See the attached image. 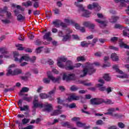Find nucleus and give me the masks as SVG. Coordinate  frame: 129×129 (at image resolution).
Returning <instances> with one entry per match:
<instances>
[{"instance_id":"53","label":"nucleus","mask_w":129,"mask_h":129,"mask_svg":"<svg viewBox=\"0 0 129 129\" xmlns=\"http://www.w3.org/2000/svg\"><path fill=\"white\" fill-rule=\"evenodd\" d=\"M70 90L71 91H76L77 90H78V88L76 87L75 86H72L71 87Z\"/></svg>"},{"instance_id":"12","label":"nucleus","mask_w":129,"mask_h":129,"mask_svg":"<svg viewBox=\"0 0 129 129\" xmlns=\"http://www.w3.org/2000/svg\"><path fill=\"white\" fill-rule=\"evenodd\" d=\"M15 67L16 64H12L9 66L7 70V73L6 74L7 76H10V75L14 76V71L12 70V68H15Z\"/></svg>"},{"instance_id":"51","label":"nucleus","mask_w":129,"mask_h":129,"mask_svg":"<svg viewBox=\"0 0 129 129\" xmlns=\"http://www.w3.org/2000/svg\"><path fill=\"white\" fill-rule=\"evenodd\" d=\"M72 120L73 121H76L78 122V121H80V118L78 117H74L73 118H72Z\"/></svg>"},{"instance_id":"62","label":"nucleus","mask_w":129,"mask_h":129,"mask_svg":"<svg viewBox=\"0 0 129 129\" xmlns=\"http://www.w3.org/2000/svg\"><path fill=\"white\" fill-rule=\"evenodd\" d=\"M59 90L60 91H61V92H63L65 91L66 89H65V87H64V86H60L59 87Z\"/></svg>"},{"instance_id":"40","label":"nucleus","mask_w":129,"mask_h":129,"mask_svg":"<svg viewBox=\"0 0 129 129\" xmlns=\"http://www.w3.org/2000/svg\"><path fill=\"white\" fill-rule=\"evenodd\" d=\"M77 60L78 62H80V61H85V57L84 56H78L77 58Z\"/></svg>"},{"instance_id":"1","label":"nucleus","mask_w":129,"mask_h":129,"mask_svg":"<svg viewBox=\"0 0 129 129\" xmlns=\"http://www.w3.org/2000/svg\"><path fill=\"white\" fill-rule=\"evenodd\" d=\"M33 108H37V107H40V108H42L43 107L45 108V110H46V111H51L52 109H53V108L52 107V104H45L43 105L42 103H39V100H38V97H35L33 101Z\"/></svg>"},{"instance_id":"60","label":"nucleus","mask_w":129,"mask_h":129,"mask_svg":"<svg viewBox=\"0 0 129 129\" xmlns=\"http://www.w3.org/2000/svg\"><path fill=\"white\" fill-rule=\"evenodd\" d=\"M33 128H34V126L32 125H30L24 128H23L22 127V128H20V129H33Z\"/></svg>"},{"instance_id":"43","label":"nucleus","mask_w":129,"mask_h":129,"mask_svg":"<svg viewBox=\"0 0 129 129\" xmlns=\"http://www.w3.org/2000/svg\"><path fill=\"white\" fill-rule=\"evenodd\" d=\"M15 90V87L10 88L8 89H5L4 92L6 93V92H9V91H14Z\"/></svg>"},{"instance_id":"13","label":"nucleus","mask_w":129,"mask_h":129,"mask_svg":"<svg viewBox=\"0 0 129 129\" xmlns=\"http://www.w3.org/2000/svg\"><path fill=\"white\" fill-rule=\"evenodd\" d=\"M23 103V100H20L18 102V105L19 106V108H20L21 111H24L25 110H28L29 109V106L24 105L23 107H22V105Z\"/></svg>"},{"instance_id":"36","label":"nucleus","mask_w":129,"mask_h":129,"mask_svg":"<svg viewBox=\"0 0 129 129\" xmlns=\"http://www.w3.org/2000/svg\"><path fill=\"white\" fill-rule=\"evenodd\" d=\"M76 124L79 127H83V126H85L86 125L85 123H83L80 121L77 122Z\"/></svg>"},{"instance_id":"20","label":"nucleus","mask_w":129,"mask_h":129,"mask_svg":"<svg viewBox=\"0 0 129 129\" xmlns=\"http://www.w3.org/2000/svg\"><path fill=\"white\" fill-rule=\"evenodd\" d=\"M60 124H61V126H63L64 127H66V126L68 128H70L72 127L71 124H70V122H69L68 121H65V122L62 121V122H61Z\"/></svg>"},{"instance_id":"41","label":"nucleus","mask_w":129,"mask_h":129,"mask_svg":"<svg viewBox=\"0 0 129 129\" xmlns=\"http://www.w3.org/2000/svg\"><path fill=\"white\" fill-rule=\"evenodd\" d=\"M8 12V7H5L3 9L1 8L0 9V13H7Z\"/></svg>"},{"instance_id":"7","label":"nucleus","mask_w":129,"mask_h":129,"mask_svg":"<svg viewBox=\"0 0 129 129\" xmlns=\"http://www.w3.org/2000/svg\"><path fill=\"white\" fill-rule=\"evenodd\" d=\"M30 122V119L24 118L22 120V123L19 122V120L15 121L16 124H18L19 128H23V126L29 123Z\"/></svg>"},{"instance_id":"27","label":"nucleus","mask_w":129,"mask_h":129,"mask_svg":"<svg viewBox=\"0 0 129 129\" xmlns=\"http://www.w3.org/2000/svg\"><path fill=\"white\" fill-rule=\"evenodd\" d=\"M22 6H24V7H32L33 6V2L31 1H28L26 3H23Z\"/></svg>"},{"instance_id":"29","label":"nucleus","mask_w":129,"mask_h":129,"mask_svg":"<svg viewBox=\"0 0 129 129\" xmlns=\"http://www.w3.org/2000/svg\"><path fill=\"white\" fill-rule=\"evenodd\" d=\"M111 59H112V60L113 61H118V56L117 55H116V53H112L111 55Z\"/></svg>"},{"instance_id":"63","label":"nucleus","mask_w":129,"mask_h":129,"mask_svg":"<svg viewBox=\"0 0 129 129\" xmlns=\"http://www.w3.org/2000/svg\"><path fill=\"white\" fill-rule=\"evenodd\" d=\"M64 22L65 23H67V24H71V23H72V20L69 19H64Z\"/></svg>"},{"instance_id":"2","label":"nucleus","mask_w":129,"mask_h":129,"mask_svg":"<svg viewBox=\"0 0 129 129\" xmlns=\"http://www.w3.org/2000/svg\"><path fill=\"white\" fill-rule=\"evenodd\" d=\"M96 71V70L93 68V66L92 65L86 66L83 70L84 75H81V77H85V76L87 75V73L89 75H92L93 73H95Z\"/></svg>"},{"instance_id":"35","label":"nucleus","mask_w":129,"mask_h":129,"mask_svg":"<svg viewBox=\"0 0 129 129\" xmlns=\"http://www.w3.org/2000/svg\"><path fill=\"white\" fill-rule=\"evenodd\" d=\"M39 97L41 99H46V98L49 97V96L45 93H40L39 94Z\"/></svg>"},{"instance_id":"26","label":"nucleus","mask_w":129,"mask_h":129,"mask_svg":"<svg viewBox=\"0 0 129 129\" xmlns=\"http://www.w3.org/2000/svg\"><path fill=\"white\" fill-rule=\"evenodd\" d=\"M0 52H1L2 54L9 55V51H8V49L5 47L0 48Z\"/></svg>"},{"instance_id":"47","label":"nucleus","mask_w":129,"mask_h":129,"mask_svg":"<svg viewBox=\"0 0 129 129\" xmlns=\"http://www.w3.org/2000/svg\"><path fill=\"white\" fill-rule=\"evenodd\" d=\"M68 107H69V108H76V104L75 103H71L68 105Z\"/></svg>"},{"instance_id":"58","label":"nucleus","mask_w":129,"mask_h":129,"mask_svg":"<svg viewBox=\"0 0 129 129\" xmlns=\"http://www.w3.org/2000/svg\"><path fill=\"white\" fill-rule=\"evenodd\" d=\"M36 59H37V58L35 56H33L31 58H30L29 61H30L31 63H34L35 61H36Z\"/></svg>"},{"instance_id":"49","label":"nucleus","mask_w":129,"mask_h":129,"mask_svg":"<svg viewBox=\"0 0 129 129\" xmlns=\"http://www.w3.org/2000/svg\"><path fill=\"white\" fill-rule=\"evenodd\" d=\"M43 46L37 48L35 51L36 53L37 54L40 53L41 52H42V49H43Z\"/></svg>"},{"instance_id":"31","label":"nucleus","mask_w":129,"mask_h":129,"mask_svg":"<svg viewBox=\"0 0 129 129\" xmlns=\"http://www.w3.org/2000/svg\"><path fill=\"white\" fill-rule=\"evenodd\" d=\"M25 16H23V15L20 14L17 16V21L18 22H23V21H25Z\"/></svg>"},{"instance_id":"15","label":"nucleus","mask_w":129,"mask_h":129,"mask_svg":"<svg viewBox=\"0 0 129 129\" xmlns=\"http://www.w3.org/2000/svg\"><path fill=\"white\" fill-rule=\"evenodd\" d=\"M79 99H80V97L79 96H76L75 94H71L68 98V100H69V102H71L72 100H79Z\"/></svg>"},{"instance_id":"50","label":"nucleus","mask_w":129,"mask_h":129,"mask_svg":"<svg viewBox=\"0 0 129 129\" xmlns=\"http://www.w3.org/2000/svg\"><path fill=\"white\" fill-rule=\"evenodd\" d=\"M29 89L28 87H23L21 90V92L26 93L29 91Z\"/></svg>"},{"instance_id":"23","label":"nucleus","mask_w":129,"mask_h":129,"mask_svg":"<svg viewBox=\"0 0 129 129\" xmlns=\"http://www.w3.org/2000/svg\"><path fill=\"white\" fill-rule=\"evenodd\" d=\"M22 73H23V71H22V70L20 69H16L14 70L13 76L19 75V74H22Z\"/></svg>"},{"instance_id":"46","label":"nucleus","mask_w":129,"mask_h":129,"mask_svg":"<svg viewBox=\"0 0 129 129\" xmlns=\"http://www.w3.org/2000/svg\"><path fill=\"white\" fill-rule=\"evenodd\" d=\"M94 56H95V57H101V56H102V53L100 51L96 52L94 53Z\"/></svg>"},{"instance_id":"10","label":"nucleus","mask_w":129,"mask_h":129,"mask_svg":"<svg viewBox=\"0 0 129 129\" xmlns=\"http://www.w3.org/2000/svg\"><path fill=\"white\" fill-rule=\"evenodd\" d=\"M75 74H69L68 76L64 74L62 79L63 80H66L67 81H70V80H75Z\"/></svg>"},{"instance_id":"37","label":"nucleus","mask_w":129,"mask_h":129,"mask_svg":"<svg viewBox=\"0 0 129 129\" xmlns=\"http://www.w3.org/2000/svg\"><path fill=\"white\" fill-rule=\"evenodd\" d=\"M34 3H33V8L35 9H38L39 7H40V3L38 1H33Z\"/></svg>"},{"instance_id":"64","label":"nucleus","mask_w":129,"mask_h":129,"mask_svg":"<svg viewBox=\"0 0 129 129\" xmlns=\"http://www.w3.org/2000/svg\"><path fill=\"white\" fill-rule=\"evenodd\" d=\"M36 45H39L42 44V41L38 39L35 41Z\"/></svg>"},{"instance_id":"9","label":"nucleus","mask_w":129,"mask_h":129,"mask_svg":"<svg viewBox=\"0 0 129 129\" xmlns=\"http://www.w3.org/2000/svg\"><path fill=\"white\" fill-rule=\"evenodd\" d=\"M73 32L72 30L68 29L66 32V35L63 36L62 41L63 42H67L71 39V35L72 33Z\"/></svg>"},{"instance_id":"56","label":"nucleus","mask_w":129,"mask_h":129,"mask_svg":"<svg viewBox=\"0 0 129 129\" xmlns=\"http://www.w3.org/2000/svg\"><path fill=\"white\" fill-rule=\"evenodd\" d=\"M105 90L108 94L110 93V92H112V90L111 89V87H109L107 88H106Z\"/></svg>"},{"instance_id":"30","label":"nucleus","mask_w":129,"mask_h":129,"mask_svg":"<svg viewBox=\"0 0 129 129\" xmlns=\"http://www.w3.org/2000/svg\"><path fill=\"white\" fill-rule=\"evenodd\" d=\"M113 69H114V70H115L116 72H117L118 73H119V74H122V71L119 70V69H118V66L115 64L114 66H113Z\"/></svg>"},{"instance_id":"54","label":"nucleus","mask_w":129,"mask_h":129,"mask_svg":"<svg viewBox=\"0 0 129 129\" xmlns=\"http://www.w3.org/2000/svg\"><path fill=\"white\" fill-rule=\"evenodd\" d=\"M2 22L4 24H10L11 23V21L9 19L2 20Z\"/></svg>"},{"instance_id":"3","label":"nucleus","mask_w":129,"mask_h":129,"mask_svg":"<svg viewBox=\"0 0 129 129\" xmlns=\"http://www.w3.org/2000/svg\"><path fill=\"white\" fill-rule=\"evenodd\" d=\"M47 77L48 78H44L43 80L44 83H45V84H49V83L51 82V81L54 82V83H55V82H59V80L61 79L60 77L55 78L50 74V72L47 73Z\"/></svg>"},{"instance_id":"42","label":"nucleus","mask_w":129,"mask_h":129,"mask_svg":"<svg viewBox=\"0 0 129 129\" xmlns=\"http://www.w3.org/2000/svg\"><path fill=\"white\" fill-rule=\"evenodd\" d=\"M23 100H25V101H27V102H30V101L32 100V97H24L23 98Z\"/></svg>"},{"instance_id":"4","label":"nucleus","mask_w":129,"mask_h":129,"mask_svg":"<svg viewBox=\"0 0 129 129\" xmlns=\"http://www.w3.org/2000/svg\"><path fill=\"white\" fill-rule=\"evenodd\" d=\"M14 57L15 58V61H19V63H22L24 60L27 61H30V57L28 55H23L19 59L20 54L17 51L14 52Z\"/></svg>"},{"instance_id":"11","label":"nucleus","mask_w":129,"mask_h":129,"mask_svg":"<svg viewBox=\"0 0 129 129\" xmlns=\"http://www.w3.org/2000/svg\"><path fill=\"white\" fill-rule=\"evenodd\" d=\"M95 8H97L98 11H100L101 7H100L99 4L97 3H93L92 4V5L91 4H90L88 6V9H89V10H93V9Z\"/></svg>"},{"instance_id":"25","label":"nucleus","mask_w":129,"mask_h":129,"mask_svg":"<svg viewBox=\"0 0 129 129\" xmlns=\"http://www.w3.org/2000/svg\"><path fill=\"white\" fill-rule=\"evenodd\" d=\"M61 113H62V110L56 109L53 111V112L51 114V115L56 116L59 114H61Z\"/></svg>"},{"instance_id":"55","label":"nucleus","mask_w":129,"mask_h":129,"mask_svg":"<svg viewBox=\"0 0 129 129\" xmlns=\"http://www.w3.org/2000/svg\"><path fill=\"white\" fill-rule=\"evenodd\" d=\"M118 40V37H113L111 38V41L113 42V43L116 42Z\"/></svg>"},{"instance_id":"32","label":"nucleus","mask_w":129,"mask_h":129,"mask_svg":"<svg viewBox=\"0 0 129 129\" xmlns=\"http://www.w3.org/2000/svg\"><path fill=\"white\" fill-rule=\"evenodd\" d=\"M103 78L106 81H110V79H111L108 74H105Z\"/></svg>"},{"instance_id":"21","label":"nucleus","mask_w":129,"mask_h":129,"mask_svg":"<svg viewBox=\"0 0 129 129\" xmlns=\"http://www.w3.org/2000/svg\"><path fill=\"white\" fill-rule=\"evenodd\" d=\"M119 42L120 47L121 48L124 47L125 49H129V45L123 43V42H122V39H119Z\"/></svg>"},{"instance_id":"57","label":"nucleus","mask_w":129,"mask_h":129,"mask_svg":"<svg viewBox=\"0 0 129 129\" xmlns=\"http://www.w3.org/2000/svg\"><path fill=\"white\" fill-rule=\"evenodd\" d=\"M95 27V25H94V24H92V23H91V22H90L88 28H89V29H92V30H93V29H94Z\"/></svg>"},{"instance_id":"39","label":"nucleus","mask_w":129,"mask_h":129,"mask_svg":"<svg viewBox=\"0 0 129 129\" xmlns=\"http://www.w3.org/2000/svg\"><path fill=\"white\" fill-rule=\"evenodd\" d=\"M53 25H54L56 28H59L60 27V23H59V21H55L52 22Z\"/></svg>"},{"instance_id":"14","label":"nucleus","mask_w":129,"mask_h":129,"mask_svg":"<svg viewBox=\"0 0 129 129\" xmlns=\"http://www.w3.org/2000/svg\"><path fill=\"white\" fill-rule=\"evenodd\" d=\"M67 58L64 57H60L57 60V66L60 67V68H64L65 66L62 64V62H66Z\"/></svg>"},{"instance_id":"44","label":"nucleus","mask_w":129,"mask_h":129,"mask_svg":"<svg viewBox=\"0 0 129 129\" xmlns=\"http://www.w3.org/2000/svg\"><path fill=\"white\" fill-rule=\"evenodd\" d=\"M90 23L91 22L89 21H85V22H83V26H84V27H89V25H90Z\"/></svg>"},{"instance_id":"45","label":"nucleus","mask_w":129,"mask_h":129,"mask_svg":"<svg viewBox=\"0 0 129 129\" xmlns=\"http://www.w3.org/2000/svg\"><path fill=\"white\" fill-rule=\"evenodd\" d=\"M56 87H54L51 91L48 92V94H49V95L55 94V92H56Z\"/></svg>"},{"instance_id":"6","label":"nucleus","mask_w":129,"mask_h":129,"mask_svg":"<svg viewBox=\"0 0 129 129\" xmlns=\"http://www.w3.org/2000/svg\"><path fill=\"white\" fill-rule=\"evenodd\" d=\"M98 41V39L97 38H94L92 40V42L91 40H89L88 42L86 41H82L81 42V46L82 47H88L89 45H90V47H94L95 46V44Z\"/></svg>"},{"instance_id":"61","label":"nucleus","mask_w":129,"mask_h":129,"mask_svg":"<svg viewBox=\"0 0 129 129\" xmlns=\"http://www.w3.org/2000/svg\"><path fill=\"white\" fill-rule=\"evenodd\" d=\"M108 111H109V112H111V114H112V112H114V111H115V109H114V108H110L108 109Z\"/></svg>"},{"instance_id":"22","label":"nucleus","mask_w":129,"mask_h":129,"mask_svg":"<svg viewBox=\"0 0 129 129\" xmlns=\"http://www.w3.org/2000/svg\"><path fill=\"white\" fill-rule=\"evenodd\" d=\"M115 3H120V5L122 7H124L125 6V3H128V0H114Z\"/></svg>"},{"instance_id":"34","label":"nucleus","mask_w":129,"mask_h":129,"mask_svg":"<svg viewBox=\"0 0 129 129\" xmlns=\"http://www.w3.org/2000/svg\"><path fill=\"white\" fill-rule=\"evenodd\" d=\"M102 103H105L106 104H113V102H112V101L110 99H106V100H103L102 99Z\"/></svg>"},{"instance_id":"16","label":"nucleus","mask_w":129,"mask_h":129,"mask_svg":"<svg viewBox=\"0 0 129 129\" xmlns=\"http://www.w3.org/2000/svg\"><path fill=\"white\" fill-rule=\"evenodd\" d=\"M95 21L100 24V28H102V29H104L105 27H106L107 24V21H100L99 19H96Z\"/></svg>"},{"instance_id":"52","label":"nucleus","mask_w":129,"mask_h":129,"mask_svg":"<svg viewBox=\"0 0 129 129\" xmlns=\"http://www.w3.org/2000/svg\"><path fill=\"white\" fill-rule=\"evenodd\" d=\"M6 13V16L8 19H12V18H13V17L12 16V13H11L9 11H7Z\"/></svg>"},{"instance_id":"18","label":"nucleus","mask_w":129,"mask_h":129,"mask_svg":"<svg viewBox=\"0 0 129 129\" xmlns=\"http://www.w3.org/2000/svg\"><path fill=\"white\" fill-rule=\"evenodd\" d=\"M51 34L50 32H47L43 36V38L47 41H52V37H51Z\"/></svg>"},{"instance_id":"33","label":"nucleus","mask_w":129,"mask_h":129,"mask_svg":"<svg viewBox=\"0 0 129 129\" xmlns=\"http://www.w3.org/2000/svg\"><path fill=\"white\" fill-rule=\"evenodd\" d=\"M83 107L84 108L81 109L82 112H83L84 113H86V114L88 115L90 114V112L85 111L86 110V109H87V105H84Z\"/></svg>"},{"instance_id":"28","label":"nucleus","mask_w":129,"mask_h":129,"mask_svg":"<svg viewBox=\"0 0 129 129\" xmlns=\"http://www.w3.org/2000/svg\"><path fill=\"white\" fill-rule=\"evenodd\" d=\"M119 18L117 16H112L111 19H110V23L114 24V23H116L117 20H118Z\"/></svg>"},{"instance_id":"48","label":"nucleus","mask_w":129,"mask_h":129,"mask_svg":"<svg viewBox=\"0 0 129 129\" xmlns=\"http://www.w3.org/2000/svg\"><path fill=\"white\" fill-rule=\"evenodd\" d=\"M118 126L120 128H124V127L125 126V125H124V124H123V123H122L121 122H119L118 123Z\"/></svg>"},{"instance_id":"5","label":"nucleus","mask_w":129,"mask_h":129,"mask_svg":"<svg viewBox=\"0 0 129 129\" xmlns=\"http://www.w3.org/2000/svg\"><path fill=\"white\" fill-rule=\"evenodd\" d=\"M81 65H82V64L78 63L74 66L72 61L69 60L66 62L64 68L66 70H73L74 68H79Z\"/></svg>"},{"instance_id":"38","label":"nucleus","mask_w":129,"mask_h":129,"mask_svg":"<svg viewBox=\"0 0 129 129\" xmlns=\"http://www.w3.org/2000/svg\"><path fill=\"white\" fill-rule=\"evenodd\" d=\"M16 47H18V50H19L20 51H23V50H25V47H23V44H18L16 45Z\"/></svg>"},{"instance_id":"59","label":"nucleus","mask_w":129,"mask_h":129,"mask_svg":"<svg viewBox=\"0 0 129 129\" xmlns=\"http://www.w3.org/2000/svg\"><path fill=\"white\" fill-rule=\"evenodd\" d=\"M73 39L74 40H79V36L77 35L73 34L72 35Z\"/></svg>"},{"instance_id":"8","label":"nucleus","mask_w":129,"mask_h":129,"mask_svg":"<svg viewBox=\"0 0 129 129\" xmlns=\"http://www.w3.org/2000/svg\"><path fill=\"white\" fill-rule=\"evenodd\" d=\"M102 99H100L98 98H94L90 99V104L92 105H99L102 103Z\"/></svg>"},{"instance_id":"17","label":"nucleus","mask_w":129,"mask_h":129,"mask_svg":"<svg viewBox=\"0 0 129 129\" xmlns=\"http://www.w3.org/2000/svg\"><path fill=\"white\" fill-rule=\"evenodd\" d=\"M84 2V0H76V2H75V5L79 8V9L82 10L83 11V6L82 5L79 4L80 3H83Z\"/></svg>"},{"instance_id":"19","label":"nucleus","mask_w":129,"mask_h":129,"mask_svg":"<svg viewBox=\"0 0 129 129\" xmlns=\"http://www.w3.org/2000/svg\"><path fill=\"white\" fill-rule=\"evenodd\" d=\"M83 12L82 16L83 17H85V18H89V15L90 13L88 11L84 10V8H83V10L79 9V12Z\"/></svg>"},{"instance_id":"24","label":"nucleus","mask_w":129,"mask_h":129,"mask_svg":"<svg viewBox=\"0 0 129 129\" xmlns=\"http://www.w3.org/2000/svg\"><path fill=\"white\" fill-rule=\"evenodd\" d=\"M97 86L98 88V89L99 90H100V91H105V90H106V88L103 86V84H98L97 85Z\"/></svg>"}]
</instances>
